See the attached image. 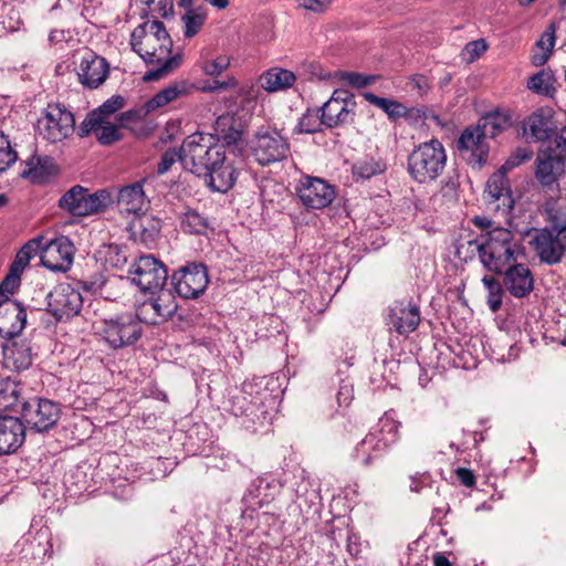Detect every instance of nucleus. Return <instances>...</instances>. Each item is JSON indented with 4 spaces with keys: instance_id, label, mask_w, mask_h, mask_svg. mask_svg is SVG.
Here are the masks:
<instances>
[{
    "instance_id": "nucleus-63",
    "label": "nucleus",
    "mask_w": 566,
    "mask_h": 566,
    "mask_svg": "<svg viewBox=\"0 0 566 566\" xmlns=\"http://www.w3.org/2000/svg\"><path fill=\"white\" fill-rule=\"evenodd\" d=\"M353 386L349 384H342L339 386L336 399L339 407H347L353 399Z\"/></svg>"
},
{
    "instance_id": "nucleus-18",
    "label": "nucleus",
    "mask_w": 566,
    "mask_h": 566,
    "mask_svg": "<svg viewBox=\"0 0 566 566\" xmlns=\"http://www.w3.org/2000/svg\"><path fill=\"white\" fill-rule=\"evenodd\" d=\"M229 411L238 418H243L242 424L248 430L255 431L258 426H264L268 411L261 398L252 397L245 392H239L231 397Z\"/></svg>"
},
{
    "instance_id": "nucleus-41",
    "label": "nucleus",
    "mask_w": 566,
    "mask_h": 566,
    "mask_svg": "<svg viewBox=\"0 0 566 566\" xmlns=\"http://www.w3.org/2000/svg\"><path fill=\"white\" fill-rule=\"evenodd\" d=\"M479 126L486 137L494 138L511 126V116L497 111L491 112L480 119Z\"/></svg>"
},
{
    "instance_id": "nucleus-43",
    "label": "nucleus",
    "mask_w": 566,
    "mask_h": 566,
    "mask_svg": "<svg viewBox=\"0 0 566 566\" xmlns=\"http://www.w3.org/2000/svg\"><path fill=\"white\" fill-rule=\"evenodd\" d=\"M384 170L385 165L371 157H364L357 160L352 167L353 178L356 181L370 179L381 174Z\"/></svg>"
},
{
    "instance_id": "nucleus-57",
    "label": "nucleus",
    "mask_w": 566,
    "mask_h": 566,
    "mask_svg": "<svg viewBox=\"0 0 566 566\" xmlns=\"http://www.w3.org/2000/svg\"><path fill=\"white\" fill-rule=\"evenodd\" d=\"M149 112H146V104L139 108L129 109L118 115L117 119L120 127H125L129 123H137L142 120Z\"/></svg>"
},
{
    "instance_id": "nucleus-36",
    "label": "nucleus",
    "mask_w": 566,
    "mask_h": 566,
    "mask_svg": "<svg viewBox=\"0 0 566 566\" xmlns=\"http://www.w3.org/2000/svg\"><path fill=\"white\" fill-rule=\"evenodd\" d=\"M178 218L180 221V228L185 233L205 235L210 229L208 217L188 206L179 212Z\"/></svg>"
},
{
    "instance_id": "nucleus-24",
    "label": "nucleus",
    "mask_w": 566,
    "mask_h": 566,
    "mask_svg": "<svg viewBox=\"0 0 566 566\" xmlns=\"http://www.w3.org/2000/svg\"><path fill=\"white\" fill-rule=\"evenodd\" d=\"M239 177L234 161L226 154L223 159L216 163L202 178L206 185L217 192H227L233 188Z\"/></svg>"
},
{
    "instance_id": "nucleus-46",
    "label": "nucleus",
    "mask_w": 566,
    "mask_h": 566,
    "mask_svg": "<svg viewBox=\"0 0 566 566\" xmlns=\"http://www.w3.org/2000/svg\"><path fill=\"white\" fill-rule=\"evenodd\" d=\"M181 22L184 24V36L187 39L193 38L206 22L203 7L187 10L181 17Z\"/></svg>"
},
{
    "instance_id": "nucleus-19",
    "label": "nucleus",
    "mask_w": 566,
    "mask_h": 566,
    "mask_svg": "<svg viewBox=\"0 0 566 566\" xmlns=\"http://www.w3.org/2000/svg\"><path fill=\"white\" fill-rule=\"evenodd\" d=\"M296 193L301 202L311 209H323L335 199L334 187L317 177H303L296 187Z\"/></svg>"
},
{
    "instance_id": "nucleus-7",
    "label": "nucleus",
    "mask_w": 566,
    "mask_h": 566,
    "mask_svg": "<svg viewBox=\"0 0 566 566\" xmlns=\"http://www.w3.org/2000/svg\"><path fill=\"white\" fill-rule=\"evenodd\" d=\"M113 201V195L107 189L91 192L76 185L60 198L59 207L74 217H86L104 211Z\"/></svg>"
},
{
    "instance_id": "nucleus-13",
    "label": "nucleus",
    "mask_w": 566,
    "mask_h": 566,
    "mask_svg": "<svg viewBox=\"0 0 566 566\" xmlns=\"http://www.w3.org/2000/svg\"><path fill=\"white\" fill-rule=\"evenodd\" d=\"M143 328L132 314L118 315L103 322L102 335L114 349L134 345L142 336Z\"/></svg>"
},
{
    "instance_id": "nucleus-40",
    "label": "nucleus",
    "mask_w": 566,
    "mask_h": 566,
    "mask_svg": "<svg viewBox=\"0 0 566 566\" xmlns=\"http://www.w3.org/2000/svg\"><path fill=\"white\" fill-rule=\"evenodd\" d=\"M363 96L368 103L385 112L388 118L394 122L407 114V106L398 101L380 97L371 92H365Z\"/></svg>"
},
{
    "instance_id": "nucleus-9",
    "label": "nucleus",
    "mask_w": 566,
    "mask_h": 566,
    "mask_svg": "<svg viewBox=\"0 0 566 566\" xmlns=\"http://www.w3.org/2000/svg\"><path fill=\"white\" fill-rule=\"evenodd\" d=\"M74 127L73 114L60 103L49 104L36 126L39 135L53 144L63 142L71 136Z\"/></svg>"
},
{
    "instance_id": "nucleus-4",
    "label": "nucleus",
    "mask_w": 566,
    "mask_h": 566,
    "mask_svg": "<svg viewBox=\"0 0 566 566\" xmlns=\"http://www.w3.org/2000/svg\"><path fill=\"white\" fill-rule=\"evenodd\" d=\"M400 426L399 421L386 412L365 438L357 443L354 450L355 459L364 467L371 465L375 460L380 459L398 441Z\"/></svg>"
},
{
    "instance_id": "nucleus-38",
    "label": "nucleus",
    "mask_w": 566,
    "mask_h": 566,
    "mask_svg": "<svg viewBox=\"0 0 566 566\" xmlns=\"http://www.w3.org/2000/svg\"><path fill=\"white\" fill-rule=\"evenodd\" d=\"M556 76L549 69H543L527 81V88L537 95L553 97L556 93Z\"/></svg>"
},
{
    "instance_id": "nucleus-58",
    "label": "nucleus",
    "mask_w": 566,
    "mask_h": 566,
    "mask_svg": "<svg viewBox=\"0 0 566 566\" xmlns=\"http://www.w3.org/2000/svg\"><path fill=\"white\" fill-rule=\"evenodd\" d=\"M531 151L525 148H518L506 161L501 166L504 171L509 172L511 169L520 166L526 160L531 159Z\"/></svg>"
},
{
    "instance_id": "nucleus-29",
    "label": "nucleus",
    "mask_w": 566,
    "mask_h": 566,
    "mask_svg": "<svg viewBox=\"0 0 566 566\" xmlns=\"http://www.w3.org/2000/svg\"><path fill=\"white\" fill-rule=\"evenodd\" d=\"M145 180L124 186L117 195V205L120 212L139 214L144 212L149 201L144 191Z\"/></svg>"
},
{
    "instance_id": "nucleus-12",
    "label": "nucleus",
    "mask_w": 566,
    "mask_h": 566,
    "mask_svg": "<svg viewBox=\"0 0 566 566\" xmlns=\"http://www.w3.org/2000/svg\"><path fill=\"white\" fill-rule=\"evenodd\" d=\"M132 282L143 292L161 291L168 279L165 264L153 255H142L130 266Z\"/></svg>"
},
{
    "instance_id": "nucleus-6",
    "label": "nucleus",
    "mask_w": 566,
    "mask_h": 566,
    "mask_svg": "<svg viewBox=\"0 0 566 566\" xmlns=\"http://www.w3.org/2000/svg\"><path fill=\"white\" fill-rule=\"evenodd\" d=\"M530 244L542 263H560L566 255V214L555 216L551 227L535 229Z\"/></svg>"
},
{
    "instance_id": "nucleus-1",
    "label": "nucleus",
    "mask_w": 566,
    "mask_h": 566,
    "mask_svg": "<svg viewBox=\"0 0 566 566\" xmlns=\"http://www.w3.org/2000/svg\"><path fill=\"white\" fill-rule=\"evenodd\" d=\"M130 46L146 64L155 65L144 75L145 81H157L180 65V56L171 55L172 40L157 19L147 20L133 30Z\"/></svg>"
},
{
    "instance_id": "nucleus-33",
    "label": "nucleus",
    "mask_w": 566,
    "mask_h": 566,
    "mask_svg": "<svg viewBox=\"0 0 566 566\" xmlns=\"http://www.w3.org/2000/svg\"><path fill=\"white\" fill-rule=\"evenodd\" d=\"M193 88L195 85L186 81L176 82L172 85L159 91L149 101H147L145 103L146 112L150 113L157 108L164 107L170 102L190 94Z\"/></svg>"
},
{
    "instance_id": "nucleus-26",
    "label": "nucleus",
    "mask_w": 566,
    "mask_h": 566,
    "mask_svg": "<svg viewBox=\"0 0 566 566\" xmlns=\"http://www.w3.org/2000/svg\"><path fill=\"white\" fill-rule=\"evenodd\" d=\"M24 440L25 427L19 417H0V454L14 453Z\"/></svg>"
},
{
    "instance_id": "nucleus-61",
    "label": "nucleus",
    "mask_w": 566,
    "mask_h": 566,
    "mask_svg": "<svg viewBox=\"0 0 566 566\" xmlns=\"http://www.w3.org/2000/svg\"><path fill=\"white\" fill-rule=\"evenodd\" d=\"M151 12L164 19L172 15L174 0H157L156 6L151 8Z\"/></svg>"
},
{
    "instance_id": "nucleus-16",
    "label": "nucleus",
    "mask_w": 566,
    "mask_h": 566,
    "mask_svg": "<svg viewBox=\"0 0 566 566\" xmlns=\"http://www.w3.org/2000/svg\"><path fill=\"white\" fill-rule=\"evenodd\" d=\"M172 285L182 298H197L208 285V272L203 264H189L172 274Z\"/></svg>"
},
{
    "instance_id": "nucleus-62",
    "label": "nucleus",
    "mask_w": 566,
    "mask_h": 566,
    "mask_svg": "<svg viewBox=\"0 0 566 566\" xmlns=\"http://www.w3.org/2000/svg\"><path fill=\"white\" fill-rule=\"evenodd\" d=\"M409 84L418 94L424 95L430 90L428 78L422 74H415L409 78Z\"/></svg>"
},
{
    "instance_id": "nucleus-11",
    "label": "nucleus",
    "mask_w": 566,
    "mask_h": 566,
    "mask_svg": "<svg viewBox=\"0 0 566 566\" xmlns=\"http://www.w3.org/2000/svg\"><path fill=\"white\" fill-rule=\"evenodd\" d=\"M60 415V406L54 401L45 398H33L22 403L20 419L25 429L44 432L56 424Z\"/></svg>"
},
{
    "instance_id": "nucleus-25",
    "label": "nucleus",
    "mask_w": 566,
    "mask_h": 566,
    "mask_svg": "<svg viewBox=\"0 0 566 566\" xmlns=\"http://www.w3.org/2000/svg\"><path fill=\"white\" fill-rule=\"evenodd\" d=\"M486 136L479 126L467 127L460 135L457 147L460 151L470 153L469 161L482 166L488 158L489 145L485 142Z\"/></svg>"
},
{
    "instance_id": "nucleus-2",
    "label": "nucleus",
    "mask_w": 566,
    "mask_h": 566,
    "mask_svg": "<svg viewBox=\"0 0 566 566\" xmlns=\"http://www.w3.org/2000/svg\"><path fill=\"white\" fill-rule=\"evenodd\" d=\"M469 244L475 245L480 262L493 273L504 271L524 255V248L515 240L513 232L502 227L480 234Z\"/></svg>"
},
{
    "instance_id": "nucleus-35",
    "label": "nucleus",
    "mask_w": 566,
    "mask_h": 566,
    "mask_svg": "<svg viewBox=\"0 0 566 566\" xmlns=\"http://www.w3.org/2000/svg\"><path fill=\"white\" fill-rule=\"evenodd\" d=\"M295 81L296 76L293 72L281 67H272L260 77L261 86L268 92L290 88Z\"/></svg>"
},
{
    "instance_id": "nucleus-10",
    "label": "nucleus",
    "mask_w": 566,
    "mask_h": 566,
    "mask_svg": "<svg viewBox=\"0 0 566 566\" xmlns=\"http://www.w3.org/2000/svg\"><path fill=\"white\" fill-rule=\"evenodd\" d=\"M290 143L276 129H260L251 140V154L262 166L284 160L290 155Z\"/></svg>"
},
{
    "instance_id": "nucleus-49",
    "label": "nucleus",
    "mask_w": 566,
    "mask_h": 566,
    "mask_svg": "<svg viewBox=\"0 0 566 566\" xmlns=\"http://www.w3.org/2000/svg\"><path fill=\"white\" fill-rule=\"evenodd\" d=\"M21 273L22 272L14 271V268L10 266L9 273L0 283V302H2L3 298L11 300L10 295H12L20 285Z\"/></svg>"
},
{
    "instance_id": "nucleus-42",
    "label": "nucleus",
    "mask_w": 566,
    "mask_h": 566,
    "mask_svg": "<svg viewBox=\"0 0 566 566\" xmlns=\"http://www.w3.org/2000/svg\"><path fill=\"white\" fill-rule=\"evenodd\" d=\"M483 286L486 291V304L492 313H496L502 307L503 296L505 294L504 284L491 275L482 277Z\"/></svg>"
},
{
    "instance_id": "nucleus-15",
    "label": "nucleus",
    "mask_w": 566,
    "mask_h": 566,
    "mask_svg": "<svg viewBox=\"0 0 566 566\" xmlns=\"http://www.w3.org/2000/svg\"><path fill=\"white\" fill-rule=\"evenodd\" d=\"M48 311L57 321H69L76 316L83 306L81 293L69 283L56 285L46 296Z\"/></svg>"
},
{
    "instance_id": "nucleus-54",
    "label": "nucleus",
    "mask_w": 566,
    "mask_h": 566,
    "mask_svg": "<svg viewBox=\"0 0 566 566\" xmlns=\"http://www.w3.org/2000/svg\"><path fill=\"white\" fill-rule=\"evenodd\" d=\"M230 65V60L226 55H220L214 60L206 61L202 65V71L207 75L216 76L221 74Z\"/></svg>"
},
{
    "instance_id": "nucleus-53",
    "label": "nucleus",
    "mask_w": 566,
    "mask_h": 566,
    "mask_svg": "<svg viewBox=\"0 0 566 566\" xmlns=\"http://www.w3.org/2000/svg\"><path fill=\"white\" fill-rule=\"evenodd\" d=\"M181 158H182V145L180 146V148L178 150L177 149H167L163 154L161 159L157 165V174L158 175L166 174L177 160H179L181 163Z\"/></svg>"
},
{
    "instance_id": "nucleus-50",
    "label": "nucleus",
    "mask_w": 566,
    "mask_h": 566,
    "mask_svg": "<svg viewBox=\"0 0 566 566\" xmlns=\"http://www.w3.org/2000/svg\"><path fill=\"white\" fill-rule=\"evenodd\" d=\"M339 78L355 88H364L374 84L379 76L358 72H340Z\"/></svg>"
},
{
    "instance_id": "nucleus-3",
    "label": "nucleus",
    "mask_w": 566,
    "mask_h": 566,
    "mask_svg": "<svg viewBox=\"0 0 566 566\" xmlns=\"http://www.w3.org/2000/svg\"><path fill=\"white\" fill-rule=\"evenodd\" d=\"M226 154L224 146L216 143L213 135L195 133L182 142L181 164L186 170L203 177Z\"/></svg>"
},
{
    "instance_id": "nucleus-37",
    "label": "nucleus",
    "mask_w": 566,
    "mask_h": 566,
    "mask_svg": "<svg viewBox=\"0 0 566 566\" xmlns=\"http://www.w3.org/2000/svg\"><path fill=\"white\" fill-rule=\"evenodd\" d=\"M555 33L556 24L551 22L533 49L531 62L534 66H543L548 61L555 45Z\"/></svg>"
},
{
    "instance_id": "nucleus-31",
    "label": "nucleus",
    "mask_w": 566,
    "mask_h": 566,
    "mask_svg": "<svg viewBox=\"0 0 566 566\" xmlns=\"http://www.w3.org/2000/svg\"><path fill=\"white\" fill-rule=\"evenodd\" d=\"M32 347L25 339L3 346V364L8 369L25 370L32 365Z\"/></svg>"
},
{
    "instance_id": "nucleus-34",
    "label": "nucleus",
    "mask_w": 566,
    "mask_h": 566,
    "mask_svg": "<svg viewBox=\"0 0 566 566\" xmlns=\"http://www.w3.org/2000/svg\"><path fill=\"white\" fill-rule=\"evenodd\" d=\"M25 166L27 168L21 172V176L34 184H43L56 172L54 160L49 156L32 157Z\"/></svg>"
},
{
    "instance_id": "nucleus-17",
    "label": "nucleus",
    "mask_w": 566,
    "mask_h": 566,
    "mask_svg": "<svg viewBox=\"0 0 566 566\" xmlns=\"http://www.w3.org/2000/svg\"><path fill=\"white\" fill-rule=\"evenodd\" d=\"M75 248L72 241L61 235L50 241H42L41 263L53 272H66L74 258Z\"/></svg>"
},
{
    "instance_id": "nucleus-56",
    "label": "nucleus",
    "mask_w": 566,
    "mask_h": 566,
    "mask_svg": "<svg viewBox=\"0 0 566 566\" xmlns=\"http://www.w3.org/2000/svg\"><path fill=\"white\" fill-rule=\"evenodd\" d=\"M124 105H125V99L123 96L113 95L95 111L98 112L101 114V116H103V118H106V117L111 116L112 114H114L115 112L123 108Z\"/></svg>"
},
{
    "instance_id": "nucleus-51",
    "label": "nucleus",
    "mask_w": 566,
    "mask_h": 566,
    "mask_svg": "<svg viewBox=\"0 0 566 566\" xmlns=\"http://www.w3.org/2000/svg\"><path fill=\"white\" fill-rule=\"evenodd\" d=\"M18 159L17 153L12 149L8 137L0 133V172L6 171Z\"/></svg>"
},
{
    "instance_id": "nucleus-27",
    "label": "nucleus",
    "mask_w": 566,
    "mask_h": 566,
    "mask_svg": "<svg viewBox=\"0 0 566 566\" xmlns=\"http://www.w3.org/2000/svg\"><path fill=\"white\" fill-rule=\"evenodd\" d=\"M108 73L106 60L90 53L83 56L77 75L85 87L96 88L107 78Z\"/></svg>"
},
{
    "instance_id": "nucleus-45",
    "label": "nucleus",
    "mask_w": 566,
    "mask_h": 566,
    "mask_svg": "<svg viewBox=\"0 0 566 566\" xmlns=\"http://www.w3.org/2000/svg\"><path fill=\"white\" fill-rule=\"evenodd\" d=\"M324 129L322 113L318 112V108L306 109V112L298 119V123L293 128L294 134H315L321 133Z\"/></svg>"
},
{
    "instance_id": "nucleus-59",
    "label": "nucleus",
    "mask_w": 566,
    "mask_h": 566,
    "mask_svg": "<svg viewBox=\"0 0 566 566\" xmlns=\"http://www.w3.org/2000/svg\"><path fill=\"white\" fill-rule=\"evenodd\" d=\"M431 486V476L428 473H417L410 476V490L420 493L423 489Z\"/></svg>"
},
{
    "instance_id": "nucleus-28",
    "label": "nucleus",
    "mask_w": 566,
    "mask_h": 566,
    "mask_svg": "<svg viewBox=\"0 0 566 566\" xmlns=\"http://www.w3.org/2000/svg\"><path fill=\"white\" fill-rule=\"evenodd\" d=\"M555 125L553 116L548 109L538 108L533 112L523 124V134L526 139L534 142L547 140L553 132Z\"/></svg>"
},
{
    "instance_id": "nucleus-47",
    "label": "nucleus",
    "mask_w": 566,
    "mask_h": 566,
    "mask_svg": "<svg viewBox=\"0 0 566 566\" xmlns=\"http://www.w3.org/2000/svg\"><path fill=\"white\" fill-rule=\"evenodd\" d=\"M99 253L105 265L112 269H122L127 262V249L119 244H108Z\"/></svg>"
},
{
    "instance_id": "nucleus-64",
    "label": "nucleus",
    "mask_w": 566,
    "mask_h": 566,
    "mask_svg": "<svg viewBox=\"0 0 566 566\" xmlns=\"http://www.w3.org/2000/svg\"><path fill=\"white\" fill-rule=\"evenodd\" d=\"M460 186L459 176L449 175L441 182V190L443 196L453 195Z\"/></svg>"
},
{
    "instance_id": "nucleus-14",
    "label": "nucleus",
    "mask_w": 566,
    "mask_h": 566,
    "mask_svg": "<svg viewBox=\"0 0 566 566\" xmlns=\"http://www.w3.org/2000/svg\"><path fill=\"white\" fill-rule=\"evenodd\" d=\"M566 174L565 155L553 150L552 147L539 149L535 159L534 177L546 190L559 188V180Z\"/></svg>"
},
{
    "instance_id": "nucleus-39",
    "label": "nucleus",
    "mask_w": 566,
    "mask_h": 566,
    "mask_svg": "<svg viewBox=\"0 0 566 566\" xmlns=\"http://www.w3.org/2000/svg\"><path fill=\"white\" fill-rule=\"evenodd\" d=\"M146 310H151L156 317L153 319L154 324L158 321H166L172 316L177 310V304L169 292L160 291L159 295L144 305Z\"/></svg>"
},
{
    "instance_id": "nucleus-8",
    "label": "nucleus",
    "mask_w": 566,
    "mask_h": 566,
    "mask_svg": "<svg viewBox=\"0 0 566 566\" xmlns=\"http://www.w3.org/2000/svg\"><path fill=\"white\" fill-rule=\"evenodd\" d=\"M357 103L355 95L347 90L337 88L331 97L318 107L326 129L344 128L356 120Z\"/></svg>"
},
{
    "instance_id": "nucleus-52",
    "label": "nucleus",
    "mask_w": 566,
    "mask_h": 566,
    "mask_svg": "<svg viewBox=\"0 0 566 566\" xmlns=\"http://www.w3.org/2000/svg\"><path fill=\"white\" fill-rule=\"evenodd\" d=\"M102 117L103 116H101V114L96 111L88 113L85 119L78 126L77 135L82 138L88 136L91 133L96 135L98 126L102 123Z\"/></svg>"
},
{
    "instance_id": "nucleus-30",
    "label": "nucleus",
    "mask_w": 566,
    "mask_h": 566,
    "mask_svg": "<svg viewBox=\"0 0 566 566\" xmlns=\"http://www.w3.org/2000/svg\"><path fill=\"white\" fill-rule=\"evenodd\" d=\"M160 230L161 220L157 217L146 214L135 218L128 226L130 238L145 247H150L156 242Z\"/></svg>"
},
{
    "instance_id": "nucleus-55",
    "label": "nucleus",
    "mask_w": 566,
    "mask_h": 566,
    "mask_svg": "<svg viewBox=\"0 0 566 566\" xmlns=\"http://www.w3.org/2000/svg\"><path fill=\"white\" fill-rule=\"evenodd\" d=\"M226 118L219 117L217 120V126L220 127L224 124ZM218 139L221 140L224 145L231 146L235 145L241 139V130L230 127L228 130L217 128Z\"/></svg>"
},
{
    "instance_id": "nucleus-44",
    "label": "nucleus",
    "mask_w": 566,
    "mask_h": 566,
    "mask_svg": "<svg viewBox=\"0 0 566 566\" xmlns=\"http://www.w3.org/2000/svg\"><path fill=\"white\" fill-rule=\"evenodd\" d=\"M43 240V237L33 238L29 240L20 249V251L17 253L14 261L11 264V266L14 268V271L23 272V270L27 268L32 258H34L38 254L41 255Z\"/></svg>"
},
{
    "instance_id": "nucleus-32",
    "label": "nucleus",
    "mask_w": 566,
    "mask_h": 566,
    "mask_svg": "<svg viewBox=\"0 0 566 566\" xmlns=\"http://www.w3.org/2000/svg\"><path fill=\"white\" fill-rule=\"evenodd\" d=\"M22 386L19 381L8 377L0 379V413L7 411L20 412L22 403Z\"/></svg>"
},
{
    "instance_id": "nucleus-21",
    "label": "nucleus",
    "mask_w": 566,
    "mask_h": 566,
    "mask_svg": "<svg viewBox=\"0 0 566 566\" xmlns=\"http://www.w3.org/2000/svg\"><path fill=\"white\" fill-rule=\"evenodd\" d=\"M503 275L506 291L515 298H525L534 290V276L531 269L524 264L513 262L504 271L495 272Z\"/></svg>"
},
{
    "instance_id": "nucleus-48",
    "label": "nucleus",
    "mask_w": 566,
    "mask_h": 566,
    "mask_svg": "<svg viewBox=\"0 0 566 566\" xmlns=\"http://www.w3.org/2000/svg\"><path fill=\"white\" fill-rule=\"evenodd\" d=\"M119 125L113 124L108 122L106 118L102 117V123L98 126L96 133V139L102 145H112L113 143L120 140L123 138L122 133L119 132Z\"/></svg>"
},
{
    "instance_id": "nucleus-22",
    "label": "nucleus",
    "mask_w": 566,
    "mask_h": 566,
    "mask_svg": "<svg viewBox=\"0 0 566 566\" xmlns=\"http://www.w3.org/2000/svg\"><path fill=\"white\" fill-rule=\"evenodd\" d=\"M484 199L488 205L495 203V210L503 209L511 211L514 208V199L511 190L507 172L499 168L488 181L484 191Z\"/></svg>"
},
{
    "instance_id": "nucleus-5",
    "label": "nucleus",
    "mask_w": 566,
    "mask_h": 566,
    "mask_svg": "<svg viewBox=\"0 0 566 566\" xmlns=\"http://www.w3.org/2000/svg\"><path fill=\"white\" fill-rule=\"evenodd\" d=\"M447 153L442 143L431 139L419 144L408 156L407 168L411 178L419 184H430L443 172Z\"/></svg>"
},
{
    "instance_id": "nucleus-20",
    "label": "nucleus",
    "mask_w": 566,
    "mask_h": 566,
    "mask_svg": "<svg viewBox=\"0 0 566 566\" xmlns=\"http://www.w3.org/2000/svg\"><path fill=\"white\" fill-rule=\"evenodd\" d=\"M419 323V307L411 302L396 301L388 307L386 324L390 331L408 335L417 329Z\"/></svg>"
},
{
    "instance_id": "nucleus-23",
    "label": "nucleus",
    "mask_w": 566,
    "mask_h": 566,
    "mask_svg": "<svg viewBox=\"0 0 566 566\" xmlns=\"http://www.w3.org/2000/svg\"><path fill=\"white\" fill-rule=\"evenodd\" d=\"M27 324L25 308L15 300L0 302V337L11 339L20 335Z\"/></svg>"
},
{
    "instance_id": "nucleus-60",
    "label": "nucleus",
    "mask_w": 566,
    "mask_h": 566,
    "mask_svg": "<svg viewBox=\"0 0 566 566\" xmlns=\"http://www.w3.org/2000/svg\"><path fill=\"white\" fill-rule=\"evenodd\" d=\"M486 49L488 45L483 39L470 41L464 48L471 60L481 56L486 51Z\"/></svg>"
}]
</instances>
